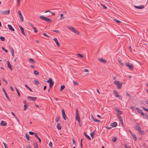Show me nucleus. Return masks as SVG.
Segmentation results:
<instances>
[{
  "label": "nucleus",
  "instance_id": "1",
  "mask_svg": "<svg viewBox=\"0 0 148 148\" xmlns=\"http://www.w3.org/2000/svg\"><path fill=\"white\" fill-rule=\"evenodd\" d=\"M39 17L42 20H44V21L48 22L49 23H51L52 21L51 19L49 18H47L46 17L44 16H43L41 15Z\"/></svg>",
  "mask_w": 148,
  "mask_h": 148
},
{
  "label": "nucleus",
  "instance_id": "2",
  "mask_svg": "<svg viewBox=\"0 0 148 148\" xmlns=\"http://www.w3.org/2000/svg\"><path fill=\"white\" fill-rule=\"evenodd\" d=\"M46 82L48 83H49V87L51 88L53 86L54 84V82L53 81L52 79L51 78H49Z\"/></svg>",
  "mask_w": 148,
  "mask_h": 148
},
{
  "label": "nucleus",
  "instance_id": "3",
  "mask_svg": "<svg viewBox=\"0 0 148 148\" xmlns=\"http://www.w3.org/2000/svg\"><path fill=\"white\" fill-rule=\"evenodd\" d=\"M75 120L78 121L79 123L80 122V118L79 114L77 108H76V114H75Z\"/></svg>",
  "mask_w": 148,
  "mask_h": 148
},
{
  "label": "nucleus",
  "instance_id": "4",
  "mask_svg": "<svg viewBox=\"0 0 148 148\" xmlns=\"http://www.w3.org/2000/svg\"><path fill=\"white\" fill-rule=\"evenodd\" d=\"M114 83L117 85L118 88L119 89H121L122 86V84L118 81H115L114 82Z\"/></svg>",
  "mask_w": 148,
  "mask_h": 148
},
{
  "label": "nucleus",
  "instance_id": "5",
  "mask_svg": "<svg viewBox=\"0 0 148 148\" xmlns=\"http://www.w3.org/2000/svg\"><path fill=\"white\" fill-rule=\"evenodd\" d=\"M62 114L63 119L64 120H66L67 119V118L65 114V111L63 109H62Z\"/></svg>",
  "mask_w": 148,
  "mask_h": 148
},
{
  "label": "nucleus",
  "instance_id": "6",
  "mask_svg": "<svg viewBox=\"0 0 148 148\" xmlns=\"http://www.w3.org/2000/svg\"><path fill=\"white\" fill-rule=\"evenodd\" d=\"M27 99L29 101H32L34 102L36 100L37 98L36 97L28 96L27 97Z\"/></svg>",
  "mask_w": 148,
  "mask_h": 148
},
{
  "label": "nucleus",
  "instance_id": "7",
  "mask_svg": "<svg viewBox=\"0 0 148 148\" xmlns=\"http://www.w3.org/2000/svg\"><path fill=\"white\" fill-rule=\"evenodd\" d=\"M19 18L21 22H23L24 21L23 18V15L20 10H19Z\"/></svg>",
  "mask_w": 148,
  "mask_h": 148
},
{
  "label": "nucleus",
  "instance_id": "8",
  "mask_svg": "<svg viewBox=\"0 0 148 148\" xmlns=\"http://www.w3.org/2000/svg\"><path fill=\"white\" fill-rule=\"evenodd\" d=\"M113 92H114V93L115 95V96L116 97H117L118 98H120L121 97L119 95V94L118 93V92L117 91L115 90H113Z\"/></svg>",
  "mask_w": 148,
  "mask_h": 148
},
{
  "label": "nucleus",
  "instance_id": "9",
  "mask_svg": "<svg viewBox=\"0 0 148 148\" xmlns=\"http://www.w3.org/2000/svg\"><path fill=\"white\" fill-rule=\"evenodd\" d=\"M19 28H20L21 30V33L24 36L25 35V33L24 30L23 28L21 26L19 25Z\"/></svg>",
  "mask_w": 148,
  "mask_h": 148
},
{
  "label": "nucleus",
  "instance_id": "10",
  "mask_svg": "<svg viewBox=\"0 0 148 148\" xmlns=\"http://www.w3.org/2000/svg\"><path fill=\"white\" fill-rule=\"evenodd\" d=\"M126 65L128 67L129 69H132L133 68V65L132 64H131L130 65V64L129 63H127L126 64Z\"/></svg>",
  "mask_w": 148,
  "mask_h": 148
},
{
  "label": "nucleus",
  "instance_id": "11",
  "mask_svg": "<svg viewBox=\"0 0 148 148\" xmlns=\"http://www.w3.org/2000/svg\"><path fill=\"white\" fill-rule=\"evenodd\" d=\"M10 10H8L5 11H2L1 14H8L10 13Z\"/></svg>",
  "mask_w": 148,
  "mask_h": 148
},
{
  "label": "nucleus",
  "instance_id": "12",
  "mask_svg": "<svg viewBox=\"0 0 148 148\" xmlns=\"http://www.w3.org/2000/svg\"><path fill=\"white\" fill-rule=\"evenodd\" d=\"M3 92H4V93L5 95V96L7 98V99L9 100V101H10V99L9 97L8 96V95H7V94L5 90L4 89V88H3Z\"/></svg>",
  "mask_w": 148,
  "mask_h": 148
},
{
  "label": "nucleus",
  "instance_id": "13",
  "mask_svg": "<svg viewBox=\"0 0 148 148\" xmlns=\"http://www.w3.org/2000/svg\"><path fill=\"white\" fill-rule=\"evenodd\" d=\"M53 40H54L57 46H58V47L60 45V44L58 42V41L57 39L56 38H54L53 39Z\"/></svg>",
  "mask_w": 148,
  "mask_h": 148
},
{
  "label": "nucleus",
  "instance_id": "14",
  "mask_svg": "<svg viewBox=\"0 0 148 148\" xmlns=\"http://www.w3.org/2000/svg\"><path fill=\"white\" fill-rule=\"evenodd\" d=\"M134 7L137 9H142L144 8V6L143 5H141L140 6H137L134 5Z\"/></svg>",
  "mask_w": 148,
  "mask_h": 148
},
{
  "label": "nucleus",
  "instance_id": "15",
  "mask_svg": "<svg viewBox=\"0 0 148 148\" xmlns=\"http://www.w3.org/2000/svg\"><path fill=\"white\" fill-rule=\"evenodd\" d=\"M117 123L116 122H114L113 123H111L110 124V125L112 127H115L117 125Z\"/></svg>",
  "mask_w": 148,
  "mask_h": 148
},
{
  "label": "nucleus",
  "instance_id": "16",
  "mask_svg": "<svg viewBox=\"0 0 148 148\" xmlns=\"http://www.w3.org/2000/svg\"><path fill=\"white\" fill-rule=\"evenodd\" d=\"M1 125L2 126H5L7 124V123L4 121H1Z\"/></svg>",
  "mask_w": 148,
  "mask_h": 148
},
{
  "label": "nucleus",
  "instance_id": "17",
  "mask_svg": "<svg viewBox=\"0 0 148 148\" xmlns=\"http://www.w3.org/2000/svg\"><path fill=\"white\" fill-rule=\"evenodd\" d=\"M67 27L73 32L75 31V29L73 27H71L70 26H67Z\"/></svg>",
  "mask_w": 148,
  "mask_h": 148
},
{
  "label": "nucleus",
  "instance_id": "18",
  "mask_svg": "<svg viewBox=\"0 0 148 148\" xmlns=\"http://www.w3.org/2000/svg\"><path fill=\"white\" fill-rule=\"evenodd\" d=\"M98 60L102 62L106 63L107 62V61L102 58H98Z\"/></svg>",
  "mask_w": 148,
  "mask_h": 148
},
{
  "label": "nucleus",
  "instance_id": "19",
  "mask_svg": "<svg viewBox=\"0 0 148 148\" xmlns=\"http://www.w3.org/2000/svg\"><path fill=\"white\" fill-rule=\"evenodd\" d=\"M8 28L10 30H11L13 31H14V29L12 27L11 25H8Z\"/></svg>",
  "mask_w": 148,
  "mask_h": 148
},
{
  "label": "nucleus",
  "instance_id": "20",
  "mask_svg": "<svg viewBox=\"0 0 148 148\" xmlns=\"http://www.w3.org/2000/svg\"><path fill=\"white\" fill-rule=\"evenodd\" d=\"M134 128L136 130H138V131H140V130L141 129V127L139 126H136Z\"/></svg>",
  "mask_w": 148,
  "mask_h": 148
},
{
  "label": "nucleus",
  "instance_id": "21",
  "mask_svg": "<svg viewBox=\"0 0 148 148\" xmlns=\"http://www.w3.org/2000/svg\"><path fill=\"white\" fill-rule=\"evenodd\" d=\"M34 145L35 148H38V144L35 140H33Z\"/></svg>",
  "mask_w": 148,
  "mask_h": 148
},
{
  "label": "nucleus",
  "instance_id": "22",
  "mask_svg": "<svg viewBox=\"0 0 148 148\" xmlns=\"http://www.w3.org/2000/svg\"><path fill=\"white\" fill-rule=\"evenodd\" d=\"M60 123H57V128L59 130H60L61 129V127L60 125Z\"/></svg>",
  "mask_w": 148,
  "mask_h": 148
},
{
  "label": "nucleus",
  "instance_id": "23",
  "mask_svg": "<svg viewBox=\"0 0 148 148\" xmlns=\"http://www.w3.org/2000/svg\"><path fill=\"white\" fill-rule=\"evenodd\" d=\"M7 66L10 69H12V66L11 64H10V62L8 61H7Z\"/></svg>",
  "mask_w": 148,
  "mask_h": 148
},
{
  "label": "nucleus",
  "instance_id": "24",
  "mask_svg": "<svg viewBox=\"0 0 148 148\" xmlns=\"http://www.w3.org/2000/svg\"><path fill=\"white\" fill-rule=\"evenodd\" d=\"M95 130H94L90 134V136L92 138H93L94 135H95Z\"/></svg>",
  "mask_w": 148,
  "mask_h": 148
},
{
  "label": "nucleus",
  "instance_id": "25",
  "mask_svg": "<svg viewBox=\"0 0 148 148\" xmlns=\"http://www.w3.org/2000/svg\"><path fill=\"white\" fill-rule=\"evenodd\" d=\"M92 119L95 122H100V120L94 119L93 116H92Z\"/></svg>",
  "mask_w": 148,
  "mask_h": 148
},
{
  "label": "nucleus",
  "instance_id": "26",
  "mask_svg": "<svg viewBox=\"0 0 148 148\" xmlns=\"http://www.w3.org/2000/svg\"><path fill=\"white\" fill-rule=\"evenodd\" d=\"M84 134L85 136L86 137L88 138V139L89 140H91V139L90 137L89 136L87 135L85 132H84Z\"/></svg>",
  "mask_w": 148,
  "mask_h": 148
},
{
  "label": "nucleus",
  "instance_id": "27",
  "mask_svg": "<svg viewBox=\"0 0 148 148\" xmlns=\"http://www.w3.org/2000/svg\"><path fill=\"white\" fill-rule=\"evenodd\" d=\"M139 135H142L144 134V131L143 130H140V131H139Z\"/></svg>",
  "mask_w": 148,
  "mask_h": 148
},
{
  "label": "nucleus",
  "instance_id": "28",
  "mask_svg": "<svg viewBox=\"0 0 148 148\" xmlns=\"http://www.w3.org/2000/svg\"><path fill=\"white\" fill-rule=\"evenodd\" d=\"M37 133H36L34 135V136L36 138H38V139L39 141V142L40 143H41V140L40 139V138L38 137V136L37 135Z\"/></svg>",
  "mask_w": 148,
  "mask_h": 148
},
{
  "label": "nucleus",
  "instance_id": "29",
  "mask_svg": "<svg viewBox=\"0 0 148 148\" xmlns=\"http://www.w3.org/2000/svg\"><path fill=\"white\" fill-rule=\"evenodd\" d=\"M117 140V138L115 137L113 138L112 140V141L113 142H115Z\"/></svg>",
  "mask_w": 148,
  "mask_h": 148
},
{
  "label": "nucleus",
  "instance_id": "30",
  "mask_svg": "<svg viewBox=\"0 0 148 148\" xmlns=\"http://www.w3.org/2000/svg\"><path fill=\"white\" fill-rule=\"evenodd\" d=\"M136 109L137 110V111L140 114L142 111V110H141L140 109H139L138 108H136Z\"/></svg>",
  "mask_w": 148,
  "mask_h": 148
},
{
  "label": "nucleus",
  "instance_id": "31",
  "mask_svg": "<svg viewBox=\"0 0 148 148\" xmlns=\"http://www.w3.org/2000/svg\"><path fill=\"white\" fill-rule=\"evenodd\" d=\"M29 106V105L27 104H25L24 105V109L23 110H26V109Z\"/></svg>",
  "mask_w": 148,
  "mask_h": 148
},
{
  "label": "nucleus",
  "instance_id": "32",
  "mask_svg": "<svg viewBox=\"0 0 148 148\" xmlns=\"http://www.w3.org/2000/svg\"><path fill=\"white\" fill-rule=\"evenodd\" d=\"M132 136L133 137L134 140L135 141H136V140H137V139H136V137L135 134H132Z\"/></svg>",
  "mask_w": 148,
  "mask_h": 148
},
{
  "label": "nucleus",
  "instance_id": "33",
  "mask_svg": "<svg viewBox=\"0 0 148 148\" xmlns=\"http://www.w3.org/2000/svg\"><path fill=\"white\" fill-rule=\"evenodd\" d=\"M65 88V86L64 85H62L61 86L60 89V91H62V90L64 89Z\"/></svg>",
  "mask_w": 148,
  "mask_h": 148
},
{
  "label": "nucleus",
  "instance_id": "34",
  "mask_svg": "<svg viewBox=\"0 0 148 148\" xmlns=\"http://www.w3.org/2000/svg\"><path fill=\"white\" fill-rule=\"evenodd\" d=\"M25 137H26V139L28 141H29V135L28 134H25Z\"/></svg>",
  "mask_w": 148,
  "mask_h": 148
},
{
  "label": "nucleus",
  "instance_id": "35",
  "mask_svg": "<svg viewBox=\"0 0 148 148\" xmlns=\"http://www.w3.org/2000/svg\"><path fill=\"white\" fill-rule=\"evenodd\" d=\"M144 116L143 118H145L146 119H148V115L147 114H144Z\"/></svg>",
  "mask_w": 148,
  "mask_h": 148
},
{
  "label": "nucleus",
  "instance_id": "36",
  "mask_svg": "<svg viewBox=\"0 0 148 148\" xmlns=\"http://www.w3.org/2000/svg\"><path fill=\"white\" fill-rule=\"evenodd\" d=\"M115 110L117 111V112H118L119 113L121 114L122 113V112H121V111L120 110L118 109H117V108H115Z\"/></svg>",
  "mask_w": 148,
  "mask_h": 148
},
{
  "label": "nucleus",
  "instance_id": "37",
  "mask_svg": "<svg viewBox=\"0 0 148 148\" xmlns=\"http://www.w3.org/2000/svg\"><path fill=\"white\" fill-rule=\"evenodd\" d=\"M25 86L26 88H27L31 92H32V90L27 85H25Z\"/></svg>",
  "mask_w": 148,
  "mask_h": 148
},
{
  "label": "nucleus",
  "instance_id": "38",
  "mask_svg": "<svg viewBox=\"0 0 148 148\" xmlns=\"http://www.w3.org/2000/svg\"><path fill=\"white\" fill-rule=\"evenodd\" d=\"M73 83L75 86H78L79 85V83L76 82V81H73Z\"/></svg>",
  "mask_w": 148,
  "mask_h": 148
},
{
  "label": "nucleus",
  "instance_id": "39",
  "mask_svg": "<svg viewBox=\"0 0 148 148\" xmlns=\"http://www.w3.org/2000/svg\"><path fill=\"white\" fill-rule=\"evenodd\" d=\"M59 119H60V116H57V117H56V121L57 122H58L59 121Z\"/></svg>",
  "mask_w": 148,
  "mask_h": 148
},
{
  "label": "nucleus",
  "instance_id": "40",
  "mask_svg": "<svg viewBox=\"0 0 148 148\" xmlns=\"http://www.w3.org/2000/svg\"><path fill=\"white\" fill-rule=\"evenodd\" d=\"M0 39L2 41H4L5 40V38L1 36Z\"/></svg>",
  "mask_w": 148,
  "mask_h": 148
},
{
  "label": "nucleus",
  "instance_id": "41",
  "mask_svg": "<svg viewBox=\"0 0 148 148\" xmlns=\"http://www.w3.org/2000/svg\"><path fill=\"white\" fill-rule=\"evenodd\" d=\"M34 81L35 84L36 85H38L39 84V83L38 82V81H37L35 79H34Z\"/></svg>",
  "mask_w": 148,
  "mask_h": 148
},
{
  "label": "nucleus",
  "instance_id": "42",
  "mask_svg": "<svg viewBox=\"0 0 148 148\" xmlns=\"http://www.w3.org/2000/svg\"><path fill=\"white\" fill-rule=\"evenodd\" d=\"M12 114H13V115L14 116L15 118L18 121V120L16 117V115L14 114V113L13 112H12Z\"/></svg>",
  "mask_w": 148,
  "mask_h": 148
},
{
  "label": "nucleus",
  "instance_id": "43",
  "mask_svg": "<svg viewBox=\"0 0 148 148\" xmlns=\"http://www.w3.org/2000/svg\"><path fill=\"white\" fill-rule=\"evenodd\" d=\"M33 28L34 29V32L35 33H37L38 32V30L35 27H34Z\"/></svg>",
  "mask_w": 148,
  "mask_h": 148
},
{
  "label": "nucleus",
  "instance_id": "44",
  "mask_svg": "<svg viewBox=\"0 0 148 148\" xmlns=\"http://www.w3.org/2000/svg\"><path fill=\"white\" fill-rule=\"evenodd\" d=\"M77 56H78V57H81V58H83V56L82 55V54H80V53H77Z\"/></svg>",
  "mask_w": 148,
  "mask_h": 148
},
{
  "label": "nucleus",
  "instance_id": "45",
  "mask_svg": "<svg viewBox=\"0 0 148 148\" xmlns=\"http://www.w3.org/2000/svg\"><path fill=\"white\" fill-rule=\"evenodd\" d=\"M118 61H119V63L121 64V65L122 66H123L124 65V64L120 60H119Z\"/></svg>",
  "mask_w": 148,
  "mask_h": 148
},
{
  "label": "nucleus",
  "instance_id": "46",
  "mask_svg": "<svg viewBox=\"0 0 148 148\" xmlns=\"http://www.w3.org/2000/svg\"><path fill=\"white\" fill-rule=\"evenodd\" d=\"M29 134L31 135H33L34 134H35L36 133H35L33 132H31V131L29 132Z\"/></svg>",
  "mask_w": 148,
  "mask_h": 148
},
{
  "label": "nucleus",
  "instance_id": "47",
  "mask_svg": "<svg viewBox=\"0 0 148 148\" xmlns=\"http://www.w3.org/2000/svg\"><path fill=\"white\" fill-rule=\"evenodd\" d=\"M29 60L31 62H32L33 63H35L36 62L34 61V60L33 59H29Z\"/></svg>",
  "mask_w": 148,
  "mask_h": 148
},
{
  "label": "nucleus",
  "instance_id": "48",
  "mask_svg": "<svg viewBox=\"0 0 148 148\" xmlns=\"http://www.w3.org/2000/svg\"><path fill=\"white\" fill-rule=\"evenodd\" d=\"M34 73L36 75H38L39 74V73L36 71H34Z\"/></svg>",
  "mask_w": 148,
  "mask_h": 148
},
{
  "label": "nucleus",
  "instance_id": "49",
  "mask_svg": "<svg viewBox=\"0 0 148 148\" xmlns=\"http://www.w3.org/2000/svg\"><path fill=\"white\" fill-rule=\"evenodd\" d=\"M53 32L58 33H60V32L59 30H53L52 31Z\"/></svg>",
  "mask_w": 148,
  "mask_h": 148
},
{
  "label": "nucleus",
  "instance_id": "50",
  "mask_svg": "<svg viewBox=\"0 0 148 148\" xmlns=\"http://www.w3.org/2000/svg\"><path fill=\"white\" fill-rule=\"evenodd\" d=\"M49 145L50 147H51V148L52 147V143L51 142H50V143L49 144Z\"/></svg>",
  "mask_w": 148,
  "mask_h": 148
},
{
  "label": "nucleus",
  "instance_id": "51",
  "mask_svg": "<svg viewBox=\"0 0 148 148\" xmlns=\"http://www.w3.org/2000/svg\"><path fill=\"white\" fill-rule=\"evenodd\" d=\"M2 49L6 53H7L8 52V51L7 50H6L5 49L4 47H2Z\"/></svg>",
  "mask_w": 148,
  "mask_h": 148
},
{
  "label": "nucleus",
  "instance_id": "52",
  "mask_svg": "<svg viewBox=\"0 0 148 148\" xmlns=\"http://www.w3.org/2000/svg\"><path fill=\"white\" fill-rule=\"evenodd\" d=\"M3 144L5 148H8L7 147V145L4 142H3Z\"/></svg>",
  "mask_w": 148,
  "mask_h": 148
},
{
  "label": "nucleus",
  "instance_id": "53",
  "mask_svg": "<svg viewBox=\"0 0 148 148\" xmlns=\"http://www.w3.org/2000/svg\"><path fill=\"white\" fill-rule=\"evenodd\" d=\"M114 20L117 23H121V21H119L118 20H117V19H114Z\"/></svg>",
  "mask_w": 148,
  "mask_h": 148
},
{
  "label": "nucleus",
  "instance_id": "54",
  "mask_svg": "<svg viewBox=\"0 0 148 148\" xmlns=\"http://www.w3.org/2000/svg\"><path fill=\"white\" fill-rule=\"evenodd\" d=\"M43 35L45 36V37H49V36L46 33H43Z\"/></svg>",
  "mask_w": 148,
  "mask_h": 148
},
{
  "label": "nucleus",
  "instance_id": "55",
  "mask_svg": "<svg viewBox=\"0 0 148 148\" xmlns=\"http://www.w3.org/2000/svg\"><path fill=\"white\" fill-rule=\"evenodd\" d=\"M125 94L127 95L130 98V95L128 94V92L127 91H126L125 92Z\"/></svg>",
  "mask_w": 148,
  "mask_h": 148
},
{
  "label": "nucleus",
  "instance_id": "56",
  "mask_svg": "<svg viewBox=\"0 0 148 148\" xmlns=\"http://www.w3.org/2000/svg\"><path fill=\"white\" fill-rule=\"evenodd\" d=\"M2 79L3 81V82H5L6 84H8V83H7V81L5 79H4L3 78H2Z\"/></svg>",
  "mask_w": 148,
  "mask_h": 148
},
{
  "label": "nucleus",
  "instance_id": "57",
  "mask_svg": "<svg viewBox=\"0 0 148 148\" xmlns=\"http://www.w3.org/2000/svg\"><path fill=\"white\" fill-rule=\"evenodd\" d=\"M124 146L125 148H131L129 146L126 144L124 145Z\"/></svg>",
  "mask_w": 148,
  "mask_h": 148
},
{
  "label": "nucleus",
  "instance_id": "58",
  "mask_svg": "<svg viewBox=\"0 0 148 148\" xmlns=\"http://www.w3.org/2000/svg\"><path fill=\"white\" fill-rule=\"evenodd\" d=\"M74 32L75 33L77 34L78 35H79V32L78 31H76V30H75V31H74Z\"/></svg>",
  "mask_w": 148,
  "mask_h": 148
},
{
  "label": "nucleus",
  "instance_id": "59",
  "mask_svg": "<svg viewBox=\"0 0 148 148\" xmlns=\"http://www.w3.org/2000/svg\"><path fill=\"white\" fill-rule=\"evenodd\" d=\"M101 5L103 6L104 9H107V7L106 6H105L104 5L101 4Z\"/></svg>",
  "mask_w": 148,
  "mask_h": 148
},
{
  "label": "nucleus",
  "instance_id": "60",
  "mask_svg": "<svg viewBox=\"0 0 148 148\" xmlns=\"http://www.w3.org/2000/svg\"><path fill=\"white\" fill-rule=\"evenodd\" d=\"M118 118L120 121L123 120L121 116H119V117Z\"/></svg>",
  "mask_w": 148,
  "mask_h": 148
},
{
  "label": "nucleus",
  "instance_id": "61",
  "mask_svg": "<svg viewBox=\"0 0 148 148\" xmlns=\"http://www.w3.org/2000/svg\"><path fill=\"white\" fill-rule=\"evenodd\" d=\"M143 109L145 110V111H147L148 110V109L146 108H145V107H143Z\"/></svg>",
  "mask_w": 148,
  "mask_h": 148
},
{
  "label": "nucleus",
  "instance_id": "62",
  "mask_svg": "<svg viewBox=\"0 0 148 148\" xmlns=\"http://www.w3.org/2000/svg\"><path fill=\"white\" fill-rule=\"evenodd\" d=\"M130 109H135V107L133 106H132L130 107Z\"/></svg>",
  "mask_w": 148,
  "mask_h": 148
},
{
  "label": "nucleus",
  "instance_id": "63",
  "mask_svg": "<svg viewBox=\"0 0 148 148\" xmlns=\"http://www.w3.org/2000/svg\"><path fill=\"white\" fill-rule=\"evenodd\" d=\"M63 14H60V16L61 18H62V19L64 18L63 17Z\"/></svg>",
  "mask_w": 148,
  "mask_h": 148
},
{
  "label": "nucleus",
  "instance_id": "64",
  "mask_svg": "<svg viewBox=\"0 0 148 148\" xmlns=\"http://www.w3.org/2000/svg\"><path fill=\"white\" fill-rule=\"evenodd\" d=\"M27 148H32L30 145H27Z\"/></svg>",
  "mask_w": 148,
  "mask_h": 148
}]
</instances>
